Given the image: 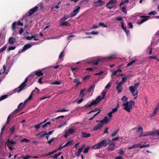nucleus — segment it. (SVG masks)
I'll use <instances>...</instances> for the list:
<instances>
[{
  "label": "nucleus",
  "instance_id": "f257e3e1",
  "mask_svg": "<svg viewBox=\"0 0 159 159\" xmlns=\"http://www.w3.org/2000/svg\"><path fill=\"white\" fill-rule=\"evenodd\" d=\"M114 55H111L106 57H98L96 59L89 61V63L97 65L100 62H104L107 61L112 60L114 58Z\"/></svg>",
  "mask_w": 159,
  "mask_h": 159
},
{
  "label": "nucleus",
  "instance_id": "f03ea898",
  "mask_svg": "<svg viewBox=\"0 0 159 159\" xmlns=\"http://www.w3.org/2000/svg\"><path fill=\"white\" fill-rule=\"evenodd\" d=\"M128 98L125 96H123L121 98V100L123 102L126 101V102L123 104L122 106L125 107L123 109L128 112H130V110L134 106L135 102L134 101L131 100L129 102L127 101Z\"/></svg>",
  "mask_w": 159,
  "mask_h": 159
},
{
  "label": "nucleus",
  "instance_id": "7ed1b4c3",
  "mask_svg": "<svg viewBox=\"0 0 159 159\" xmlns=\"http://www.w3.org/2000/svg\"><path fill=\"white\" fill-rule=\"evenodd\" d=\"M110 142V139H103L100 142L93 146L92 148L93 149H98L103 147L106 146Z\"/></svg>",
  "mask_w": 159,
  "mask_h": 159
},
{
  "label": "nucleus",
  "instance_id": "20e7f679",
  "mask_svg": "<svg viewBox=\"0 0 159 159\" xmlns=\"http://www.w3.org/2000/svg\"><path fill=\"white\" fill-rule=\"evenodd\" d=\"M100 97L98 96L95 100H93L92 102L90 104H86L84 106V108L87 109L90 107L92 106H96L98 103L101 101V99L100 98Z\"/></svg>",
  "mask_w": 159,
  "mask_h": 159
},
{
  "label": "nucleus",
  "instance_id": "39448f33",
  "mask_svg": "<svg viewBox=\"0 0 159 159\" xmlns=\"http://www.w3.org/2000/svg\"><path fill=\"white\" fill-rule=\"evenodd\" d=\"M39 8L38 7L36 6L34 8L30 9L28 13H27L24 16L22 17V19H24L25 16H30L35 13Z\"/></svg>",
  "mask_w": 159,
  "mask_h": 159
},
{
  "label": "nucleus",
  "instance_id": "423d86ee",
  "mask_svg": "<svg viewBox=\"0 0 159 159\" xmlns=\"http://www.w3.org/2000/svg\"><path fill=\"white\" fill-rule=\"evenodd\" d=\"M117 3L116 0H110L107 3L106 6L107 8L111 9L114 7Z\"/></svg>",
  "mask_w": 159,
  "mask_h": 159
},
{
  "label": "nucleus",
  "instance_id": "0eeeda50",
  "mask_svg": "<svg viewBox=\"0 0 159 159\" xmlns=\"http://www.w3.org/2000/svg\"><path fill=\"white\" fill-rule=\"evenodd\" d=\"M75 9L72 12L70 13V17H74L79 12L80 7L77 5L75 7Z\"/></svg>",
  "mask_w": 159,
  "mask_h": 159
},
{
  "label": "nucleus",
  "instance_id": "6e6552de",
  "mask_svg": "<svg viewBox=\"0 0 159 159\" xmlns=\"http://www.w3.org/2000/svg\"><path fill=\"white\" fill-rule=\"evenodd\" d=\"M105 4V2L103 1L102 0H98L97 1H95L93 3L94 6L98 7L102 6Z\"/></svg>",
  "mask_w": 159,
  "mask_h": 159
},
{
  "label": "nucleus",
  "instance_id": "1a4fd4ad",
  "mask_svg": "<svg viewBox=\"0 0 159 159\" xmlns=\"http://www.w3.org/2000/svg\"><path fill=\"white\" fill-rule=\"evenodd\" d=\"M27 102L26 101H25L24 102H21L20 103L18 106L17 109L15 110L14 112L16 113L20 110L23 109L25 107V105Z\"/></svg>",
  "mask_w": 159,
  "mask_h": 159
},
{
  "label": "nucleus",
  "instance_id": "9d476101",
  "mask_svg": "<svg viewBox=\"0 0 159 159\" xmlns=\"http://www.w3.org/2000/svg\"><path fill=\"white\" fill-rule=\"evenodd\" d=\"M26 85V84H25L22 83L18 87L14 89V91L15 93L17 92L19 93L24 89Z\"/></svg>",
  "mask_w": 159,
  "mask_h": 159
},
{
  "label": "nucleus",
  "instance_id": "9b49d317",
  "mask_svg": "<svg viewBox=\"0 0 159 159\" xmlns=\"http://www.w3.org/2000/svg\"><path fill=\"white\" fill-rule=\"evenodd\" d=\"M149 16H142L140 17L143 19L141 21H138L137 24L139 25H140L148 20V18L149 17Z\"/></svg>",
  "mask_w": 159,
  "mask_h": 159
},
{
  "label": "nucleus",
  "instance_id": "f8f14e48",
  "mask_svg": "<svg viewBox=\"0 0 159 159\" xmlns=\"http://www.w3.org/2000/svg\"><path fill=\"white\" fill-rule=\"evenodd\" d=\"M123 85L121 83H119L117 85L116 89L118 91V93H121L122 91Z\"/></svg>",
  "mask_w": 159,
  "mask_h": 159
},
{
  "label": "nucleus",
  "instance_id": "ddd939ff",
  "mask_svg": "<svg viewBox=\"0 0 159 159\" xmlns=\"http://www.w3.org/2000/svg\"><path fill=\"white\" fill-rule=\"evenodd\" d=\"M75 131V129H71L70 128L68 129V130L66 131L64 135V137L65 138H66L68 136H69L70 134H72L73 133H74Z\"/></svg>",
  "mask_w": 159,
  "mask_h": 159
},
{
  "label": "nucleus",
  "instance_id": "4468645a",
  "mask_svg": "<svg viewBox=\"0 0 159 159\" xmlns=\"http://www.w3.org/2000/svg\"><path fill=\"white\" fill-rule=\"evenodd\" d=\"M109 121V120L107 117L105 116L103 119L100 121V123L103 126V125L108 123Z\"/></svg>",
  "mask_w": 159,
  "mask_h": 159
},
{
  "label": "nucleus",
  "instance_id": "2eb2a0df",
  "mask_svg": "<svg viewBox=\"0 0 159 159\" xmlns=\"http://www.w3.org/2000/svg\"><path fill=\"white\" fill-rule=\"evenodd\" d=\"M47 134V132L43 131L37 134L36 136H38L39 138H43Z\"/></svg>",
  "mask_w": 159,
  "mask_h": 159
},
{
  "label": "nucleus",
  "instance_id": "dca6fc26",
  "mask_svg": "<svg viewBox=\"0 0 159 159\" xmlns=\"http://www.w3.org/2000/svg\"><path fill=\"white\" fill-rule=\"evenodd\" d=\"M115 144L114 143H111L109 144L107 147L108 151H113L115 150Z\"/></svg>",
  "mask_w": 159,
  "mask_h": 159
},
{
  "label": "nucleus",
  "instance_id": "f3484780",
  "mask_svg": "<svg viewBox=\"0 0 159 159\" xmlns=\"http://www.w3.org/2000/svg\"><path fill=\"white\" fill-rule=\"evenodd\" d=\"M32 46L30 43H27L23 47V49L21 51V52H24L28 49L30 48Z\"/></svg>",
  "mask_w": 159,
  "mask_h": 159
},
{
  "label": "nucleus",
  "instance_id": "a211bd4d",
  "mask_svg": "<svg viewBox=\"0 0 159 159\" xmlns=\"http://www.w3.org/2000/svg\"><path fill=\"white\" fill-rule=\"evenodd\" d=\"M122 70H116L111 74V77L113 79V75H116L117 76H122V74H120V73L117 74L118 73H120L121 72Z\"/></svg>",
  "mask_w": 159,
  "mask_h": 159
},
{
  "label": "nucleus",
  "instance_id": "6ab92c4d",
  "mask_svg": "<svg viewBox=\"0 0 159 159\" xmlns=\"http://www.w3.org/2000/svg\"><path fill=\"white\" fill-rule=\"evenodd\" d=\"M59 67V69H60L61 68V67H60V66H51L47 67H45V68H43L41 70H50L52 69L53 68L56 69L57 68H58Z\"/></svg>",
  "mask_w": 159,
  "mask_h": 159
},
{
  "label": "nucleus",
  "instance_id": "aec40b11",
  "mask_svg": "<svg viewBox=\"0 0 159 159\" xmlns=\"http://www.w3.org/2000/svg\"><path fill=\"white\" fill-rule=\"evenodd\" d=\"M103 126L101 124H98L96 125L93 128V130L95 131L97 130L98 129H100Z\"/></svg>",
  "mask_w": 159,
  "mask_h": 159
},
{
  "label": "nucleus",
  "instance_id": "412c9836",
  "mask_svg": "<svg viewBox=\"0 0 159 159\" xmlns=\"http://www.w3.org/2000/svg\"><path fill=\"white\" fill-rule=\"evenodd\" d=\"M10 143H11V145H13L16 144V142L15 141H13L12 140H10V139H8L7 142L5 143V146H8Z\"/></svg>",
  "mask_w": 159,
  "mask_h": 159
},
{
  "label": "nucleus",
  "instance_id": "4be33fe9",
  "mask_svg": "<svg viewBox=\"0 0 159 159\" xmlns=\"http://www.w3.org/2000/svg\"><path fill=\"white\" fill-rule=\"evenodd\" d=\"M70 24L67 21H60V25L61 26H63L64 25L66 26H70Z\"/></svg>",
  "mask_w": 159,
  "mask_h": 159
},
{
  "label": "nucleus",
  "instance_id": "5701e85b",
  "mask_svg": "<svg viewBox=\"0 0 159 159\" xmlns=\"http://www.w3.org/2000/svg\"><path fill=\"white\" fill-rule=\"evenodd\" d=\"M91 136V134L89 133L85 132H82L81 133V137L83 138H87Z\"/></svg>",
  "mask_w": 159,
  "mask_h": 159
},
{
  "label": "nucleus",
  "instance_id": "b1692460",
  "mask_svg": "<svg viewBox=\"0 0 159 159\" xmlns=\"http://www.w3.org/2000/svg\"><path fill=\"white\" fill-rule=\"evenodd\" d=\"M16 41L15 39L12 37H10L9 39L8 43L10 44H12L14 43Z\"/></svg>",
  "mask_w": 159,
  "mask_h": 159
},
{
  "label": "nucleus",
  "instance_id": "393cba45",
  "mask_svg": "<svg viewBox=\"0 0 159 159\" xmlns=\"http://www.w3.org/2000/svg\"><path fill=\"white\" fill-rule=\"evenodd\" d=\"M140 145V144H136L132 145L131 146L128 147V150L131 149L133 148H137Z\"/></svg>",
  "mask_w": 159,
  "mask_h": 159
},
{
  "label": "nucleus",
  "instance_id": "a878e982",
  "mask_svg": "<svg viewBox=\"0 0 159 159\" xmlns=\"http://www.w3.org/2000/svg\"><path fill=\"white\" fill-rule=\"evenodd\" d=\"M73 82L76 84L75 86L77 87L79 85H80L81 84V82L80 81L79 79H75L74 80Z\"/></svg>",
  "mask_w": 159,
  "mask_h": 159
},
{
  "label": "nucleus",
  "instance_id": "bb28decb",
  "mask_svg": "<svg viewBox=\"0 0 159 159\" xmlns=\"http://www.w3.org/2000/svg\"><path fill=\"white\" fill-rule=\"evenodd\" d=\"M15 126L14 125L12 126L9 129V130L10 131V133L11 134H13L15 131Z\"/></svg>",
  "mask_w": 159,
  "mask_h": 159
},
{
  "label": "nucleus",
  "instance_id": "cd10ccee",
  "mask_svg": "<svg viewBox=\"0 0 159 159\" xmlns=\"http://www.w3.org/2000/svg\"><path fill=\"white\" fill-rule=\"evenodd\" d=\"M70 17H70V16H66V15H65L63 17L61 18L60 19V21H65L67 19L69 18Z\"/></svg>",
  "mask_w": 159,
  "mask_h": 159
},
{
  "label": "nucleus",
  "instance_id": "c85d7f7f",
  "mask_svg": "<svg viewBox=\"0 0 159 159\" xmlns=\"http://www.w3.org/2000/svg\"><path fill=\"white\" fill-rule=\"evenodd\" d=\"M41 70H38L37 71H36L35 73V74L37 75L38 76H40L41 75H43V73L42 72Z\"/></svg>",
  "mask_w": 159,
  "mask_h": 159
},
{
  "label": "nucleus",
  "instance_id": "c756f323",
  "mask_svg": "<svg viewBox=\"0 0 159 159\" xmlns=\"http://www.w3.org/2000/svg\"><path fill=\"white\" fill-rule=\"evenodd\" d=\"M73 143V141L72 140H70L67 142L65 145H64V147H65L68 146H71L72 145Z\"/></svg>",
  "mask_w": 159,
  "mask_h": 159
},
{
  "label": "nucleus",
  "instance_id": "7c9ffc66",
  "mask_svg": "<svg viewBox=\"0 0 159 159\" xmlns=\"http://www.w3.org/2000/svg\"><path fill=\"white\" fill-rule=\"evenodd\" d=\"M86 90L85 89H84L83 90H81L80 91V95L81 96L82 95V97H83L85 95V94L84 93V92H85Z\"/></svg>",
  "mask_w": 159,
  "mask_h": 159
},
{
  "label": "nucleus",
  "instance_id": "2f4dec72",
  "mask_svg": "<svg viewBox=\"0 0 159 159\" xmlns=\"http://www.w3.org/2000/svg\"><path fill=\"white\" fill-rule=\"evenodd\" d=\"M137 59H134L130 61L129 63H128L127 66H130L133 63H135L137 62Z\"/></svg>",
  "mask_w": 159,
  "mask_h": 159
},
{
  "label": "nucleus",
  "instance_id": "473e14b6",
  "mask_svg": "<svg viewBox=\"0 0 159 159\" xmlns=\"http://www.w3.org/2000/svg\"><path fill=\"white\" fill-rule=\"evenodd\" d=\"M95 87V85L94 84H93V85H91L90 86L89 88L87 90L88 92H90L92 90H93L94 88Z\"/></svg>",
  "mask_w": 159,
  "mask_h": 159
},
{
  "label": "nucleus",
  "instance_id": "72a5a7b5",
  "mask_svg": "<svg viewBox=\"0 0 159 159\" xmlns=\"http://www.w3.org/2000/svg\"><path fill=\"white\" fill-rule=\"evenodd\" d=\"M129 88L131 93H133V92H135L136 90L132 86H130Z\"/></svg>",
  "mask_w": 159,
  "mask_h": 159
},
{
  "label": "nucleus",
  "instance_id": "f704fd0d",
  "mask_svg": "<svg viewBox=\"0 0 159 159\" xmlns=\"http://www.w3.org/2000/svg\"><path fill=\"white\" fill-rule=\"evenodd\" d=\"M43 124V122H41L39 124H38L36 125L35 126L34 128L36 129V130H38L39 129L41 126V125Z\"/></svg>",
  "mask_w": 159,
  "mask_h": 159
},
{
  "label": "nucleus",
  "instance_id": "c9c22d12",
  "mask_svg": "<svg viewBox=\"0 0 159 159\" xmlns=\"http://www.w3.org/2000/svg\"><path fill=\"white\" fill-rule=\"evenodd\" d=\"M129 2V0H122L119 4V6H121L123 4L125 3H128Z\"/></svg>",
  "mask_w": 159,
  "mask_h": 159
},
{
  "label": "nucleus",
  "instance_id": "e433bc0d",
  "mask_svg": "<svg viewBox=\"0 0 159 159\" xmlns=\"http://www.w3.org/2000/svg\"><path fill=\"white\" fill-rule=\"evenodd\" d=\"M106 92L105 91H103L102 92V97H101L100 96H100V98L101 99V100L103 99L106 96Z\"/></svg>",
  "mask_w": 159,
  "mask_h": 159
},
{
  "label": "nucleus",
  "instance_id": "4c0bfd02",
  "mask_svg": "<svg viewBox=\"0 0 159 159\" xmlns=\"http://www.w3.org/2000/svg\"><path fill=\"white\" fill-rule=\"evenodd\" d=\"M64 56V51H63L60 53L59 57V59H61Z\"/></svg>",
  "mask_w": 159,
  "mask_h": 159
},
{
  "label": "nucleus",
  "instance_id": "58836bf2",
  "mask_svg": "<svg viewBox=\"0 0 159 159\" xmlns=\"http://www.w3.org/2000/svg\"><path fill=\"white\" fill-rule=\"evenodd\" d=\"M17 25V22L15 21L12 24V29L13 30H14L16 29V26Z\"/></svg>",
  "mask_w": 159,
  "mask_h": 159
},
{
  "label": "nucleus",
  "instance_id": "ea45409f",
  "mask_svg": "<svg viewBox=\"0 0 159 159\" xmlns=\"http://www.w3.org/2000/svg\"><path fill=\"white\" fill-rule=\"evenodd\" d=\"M69 111V110H66L65 109H63L61 110H57L56 111V112H66Z\"/></svg>",
  "mask_w": 159,
  "mask_h": 159
},
{
  "label": "nucleus",
  "instance_id": "a19ab883",
  "mask_svg": "<svg viewBox=\"0 0 159 159\" xmlns=\"http://www.w3.org/2000/svg\"><path fill=\"white\" fill-rule=\"evenodd\" d=\"M119 131V129H116V131H115L112 134L111 136L112 137L115 136L118 132Z\"/></svg>",
  "mask_w": 159,
  "mask_h": 159
},
{
  "label": "nucleus",
  "instance_id": "79ce46f5",
  "mask_svg": "<svg viewBox=\"0 0 159 159\" xmlns=\"http://www.w3.org/2000/svg\"><path fill=\"white\" fill-rule=\"evenodd\" d=\"M90 148V147L89 146H88L87 148H85L83 151V152L84 153H87L88 152Z\"/></svg>",
  "mask_w": 159,
  "mask_h": 159
},
{
  "label": "nucleus",
  "instance_id": "37998d69",
  "mask_svg": "<svg viewBox=\"0 0 159 159\" xmlns=\"http://www.w3.org/2000/svg\"><path fill=\"white\" fill-rule=\"evenodd\" d=\"M7 97V95H5L2 96L0 97V101H2L6 98Z\"/></svg>",
  "mask_w": 159,
  "mask_h": 159
},
{
  "label": "nucleus",
  "instance_id": "c03bdc74",
  "mask_svg": "<svg viewBox=\"0 0 159 159\" xmlns=\"http://www.w3.org/2000/svg\"><path fill=\"white\" fill-rule=\"evenodd\" d=\"M145 135H146V136H148L149 135H154V131H152V132H150L148 133H147L146 134H144Z\"/></svg>",
  "mask_w": 159,
  "mask_h": 159
},
{
  "label": "nucleus",
  "instance_id": "a18cd8bd",
  "mask_svg": "<svg viewBox=\"0 0 159 159\" xmlns=\"http://www.w3.org/2000/svg\"><path fill=\"white\" fill-rule=\"evenodd\" d=\"M121 10L123 13L125 14H126L127 13V11L125 6H124L122 8H121Z\"/></svg>",
  "mask_w": 159,
  "mask_h": 159
},
{
  "label": "nucleus",
  "instance_id": "49530a36",
  "mask_svg": "<svg viewBox=\"0 0 159 159\" xmlns=\"http://www.w3.org/2000/svg\"><path fill=\"white\" fill-rule=\"evenodd\" d=\"M51 124V122H48L45 124H44L42 126L43 128H45L47 127L48 125H50Z\"/></svg>",
  "mask_w": 159,
  "mask_h": 159
},
{
  "label": "nucleus",
  "instance_id": "de8ad7c7",
  "mask_svg": "<svg viewBox=\"0 0 159 159\" xmlns=\"http://www.w3.org/2000/svg\"><path fill=\"white\" fill-rule=\"evenodd\" d=\"M21 142H25V143H29L30 142V140L27 139L26 138H24L21 140Z\"/></svg>",
  "mask_w": 159,
  "mask_h": 159
},
{
  "label": "nucleus",
  "instance_id": "09e8293b",
  "mask_svg": "<svg viewBox=\"0 0 159 159\" xmlns=\"http://www.w3.org/2000/svg\"><path fill=\"white\" fill-rule=\"evenodd\" d=\"M7 46L6 45L4 46V47L1 48L0 49V52H3L7 48Z\"/></svg>",
  "mask_w": 159,
  "mask_h": 159
},
{
  "label": "nucleus",
  "instance_id": "8fccbe9b",
  "mask_svg": "<svg viewBox=\"0 0 159 159\" xmlns=\"http://www.w3.org/2000/svg\"><path fill=\"white\" fill-rule=\"evenodd\" d=\"M139 83H137L134 84V87L135 88V89H136V90L137 89V88L139 87Z\"/></svg>",
  "mask_w": 159,
  "mask_h": 159
},
{
  "label": "nucleus",
  "instance_id": "3c124183",
  "mask_svg": "<svg viewBox=\"0 0 159 159\" xmlns=\"http://www.w3.org/2000/svg\"><path fill=\"white\" fill-rule=\"evenodd\" d=\"M126 78L127 77H126L122 78V81L120 83H122V84H123L124 83H125V81H126Z\"/></svg>",
  "mask_w": 159,
  "mask_h": 159
},
{
  "label": "nucleus",
  "instance_id": "603ef678",
  "mask_svg": "<svg viewBox=\"0 0 159 159\" xmlns=\"http://www.w3.org/2000/svg\"><path fill=\"white\" fill-rule=\"evenodd\" d=\"M5 126H4L2 127V129H1V133H0V137H2V134H3V132L4 131V130H5Z\"/></svg>",
  "mask_w": 159,
  "mask_h": 159
},
{
  "label": "nucleus",
  "instance_id": "864d4df0",
  "mask_svg": "<svg viewBox=\"0 0 159 159\" xmlns=\"http://www.w3.org/2000/svg\"><path fill=\"white\" fill-rule=\"evenodd\" d=\"M88 0H83L80 2L81 4H86L88 2Z\"/></svg>",
  "mask_w": 159,
  "mask_h": 159
},
{
  "label": "nucleus",
  "instance_id": "5fc2aeb1",
  "mask_svg": "<svg viewBox=\"0 0 159 159\" xmlns=\"http://www.w3.org/2000/svg\"><path fill=\"white\" fill-rule=\"evenodd\" d=\"M98 25L99 26L101 27H107V26L105 25V24L103 22L99 23Z\"/></svg>",
  "mask_w": 159,
  "mask_h": 159
},
{
  "label": "nucleus",
  "instance_id": "6e6d98bb",
  "mask_svg": "<svg viewBox=\"0 0 159 159\" xmlns=\"http://www.w3.org/2000/svg\"><path fill=\"white\" fill-rule=\"evenodd\" d=\"M157 14V12L156 11H151L150 12L148 13V14L149 15H155Z\"/></svg>",
  "mask_w": 159,
  "mask_h": 159
},
{
  "label": "nucleus",
  "instance_id": "4d7b16f0",
  "mask_svg": "<svg viewBox=\"0 0 159 159\" xmlns=\"http://www.w3.org/2000/svg\"><path fill=\"white\" fill-rule=\"evenodd\" d=\"M32 157L30 155H28L25 157H22L21 158H23L24 159H28L30 158H32Z\"/></svg>",
  "mask_w": 159,
  "mask_h": 159
},
{
  "label": "nucleus",
  "instance_id": "13d9d810",
  "mask_svg": "<svg viewBox=\"0 0 159 159\" xmlns=\"http://www.w3.org/2000/svg\"><path fill=\"white\" fill-rule=\"evenodd\" d=\"M32 157L30 155H28L25 157H22L21 158H23L24 159H28L30 158H32Z\"/></svg>",
  "mask_w": 159,
  "mask_h": 159
},
{
  "label": "nucleus",
  "instance_id": "bf43d9fd",
  "mask_svg": "<svg viewBox=\"0 0 159 159\" xmlns=\"http://www.w3.org/2000/svg\"><path fill=\"white\" fill-rule=\"evenodd\" d=\"M101 110H99V111L97 113H96V114H95L92 117H91V118H90L89 120H92L93 119V118L95 117L96 115H97L98 114H99L100 111Z\"/></svg>",
  "mask_w": 159,
  "mask_h": 159
},
{
  "label": "nucleus",
  "instance_id": "052dcab7",
  "mask_svg": "<svg viewBox=\"0 0 159 159\" xmlns=\"http://www.w3.org/2000/svg\"><path fill=\"white\" fill-rule=\"evenodd\" d=\"M16 47L15 46H11L8 48L9 51L13 50L16 48Z\"/></svg>",
  "mask_w": 159,
  "mask_h": 159
},
{
  "label": "nucleus",
  "instance_id": "680f3d73",
  "mask_svg": "<svg viewBox=\"0 0 159 159\" xmlns=\"http://www.w3.org/2000/svg\"><path fill=\"white\" fill-rule=\"evenodd\" d=\"M143 128L142 127H139L138 128L137 132H143Z\"/></svg>",
  "mask_w": 159,
  "mask_h": 159
},
{
  "label": "nucleus",
  "instance_id": "e2e57ef3",
  "mask_svg": "<svg viewBox=\"0 0 159 159\" xmlns=\"http://www.w3.org/2000/svg\"><path fill=\"white\" fill-rule=\"evenodd\" d=\"M103 72L102 71H101L99 72L96 73L94 74V75H99L101 76L103 73Z\"/></svg>",
  "mask_w": 159,
  "mask_h": 159
},
{
  "label": "nucleus",
  "instance_id": "0e129e2a",
  "mask_svg": "<svg viewBox=\"0 0 159 159\" xmlns=\"http://www.w3.org/2000/svg\"><path fill=\"white\" fill-rule=\"evenodd\" d=\"M17 25L19 26H23V23L22 22H21L20 21H19L17 22Z\"/></svg>",
  "mask_w": 159,
  "mask_h": 159
},
{
  "label": "nucleus",
  "instance_id": "69168bd1",
  "mask_svg": "<svg viewBox=\"0 0 159 159\" xmlns=\"http://www.w3.org/2000/svg\"><path fill=\"white\" fill-rule=\"evenodd\" d=\"M90 76V75H86V76H85V77H84L83 78V80H88L89 79Z\"/></svg>",
  "mask_w": 159,
  "mask_h": 159
},
{
  "label": "nucleus",
  "instance_id": "338daca9",
  "mask_svg": "<svg viewBox=\"0 0 159 159\" xmlns=\"http://www.w3.org/2000/svg\"><path fill=\"white\" fill-rule=\"evenodd\" d=\"M35 37V36H33L32 37H30L29 36H28L26 37V39H27L28 40H31L33 38H34Z\"/></svg>",
  "mask_w": 159,
  "mask_h": 159
},
{
  "label": "nucleus",
  "instance_id": "774afa93",
  "mask_svg": "<svg viewBox=\"0 0 159 159\" xmlns=\"http://www.w3.org/2000/svg\"><path fill=\"white\" fill-rule=\"evenodd\" d=\"M91 34H94V35H98L99 33V32L97 31H93L91 32Z\"/></svg>",
  "mask_w": 159,
  "mask_h": 159
}]
</instances>
